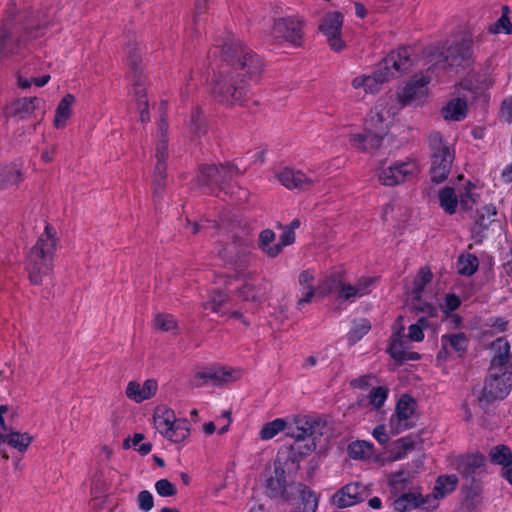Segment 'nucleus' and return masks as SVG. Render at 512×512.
<instances>
[{
	"label": "nucleus",
	"mask_w": 512,
	"mask_h": 512,
	"mask_svg": "<svg viewBox=\"0 0 512 512\" xmlns=\"http://www.w3.org/2000/svg\"><path fill=\"white\" fill-rule=\"evenodd\" d=\"M467 101L461 97L450 99L441 109L442 116L447 121L459 122L466 118Z\"/></svg>",
	"instance_id": "27"
},
{
	"label": "nucleus",
	"mask_w": 512,
	"mask_h": 512,
	"mask_svg": "<svg viewBox=\"0 0 512 512\" xmlns=\"http://www.w3.org/2000/svg\"><path fill=\"white\" fill-rule=\"evenodd\" d=\"M74 95L66 94L58 103L55 116H54V127L57 129H63L67 125V121L72 116L73 106L75 104Z\"/></svg>",
	"instance_id": "29"
},
{
	"label": "nucleus",
	"mask_w": 512,
	"mask_h": 512,
	"mask_svg": "<svg viewBox=\"0 0 512 512\" xmlns=\"http://www.w3.org/2000/svg\"><path fill=\"white\" fill-rule=\"evenodd\" d=\"M167 131L168 123L164 119H161L158 124L157 141L155 148V158L157 160L156 164L165 165V161L168 158Z\"/></svg>",
	"instance_id": "35"
},
{
	"label": "nucleus",
	"mask_w": 512,
	"mask_h": 512,
	"mask_svg": "<svg viewBox=\"0 0 512 512\" xmlns=\"http://www.w3.org/2000/svg\"><path fill=\"white\" fill-rule=\"evenodd\" d=\"M26 268L30 281L35 285H41L43 278L52 270V261L51 258H30Z\"/></svg>",
	"instance_id": "26"
},
{
	"label": "nucleus",
	"mask_w": 512,
	"mask_h": 512,
	"mask_svg": "<svg viewBox=\"0 0 512 512\" xmlns=\"http://www.w3.org/2000/svg\"><path fill=\"white\" fill-rule=\"evenodd\" d=\"M201 122H202V114L199 110H195L192 112L189 120V126L191 129V132L195 135L200 134L201 129Z\"/></svg>",
	"instance_id": "59"
},
{
	"label": "nucleus",
	"mask_w": 512,
	"mask_h": 512,
	"mask_svg": "<svg viewBox=\"0 0 512 512\" xmlns=\"http://www.w3.org/2000/svg\"><path fill=\"white\" fill-rule=\"evenodd\" d=\"M153 327L162 332H175L178 329V323L171 314L157 313L153 319Z\"/></svg>",
	"instance_id": "43"
},
{
	"label": "nucleus",
	"mask_w": 512,
	"mask_h": 512,
	"mask_svg": "<svg viewBox=\"0 0 512 512\" xmlns=\"http://www.w3.org/2000/svg\"><path fill=\"white\" fill-rule=\"evenodd\" d=\"M472 54V42L463 39L447 47L446 51H437L429 56L430 66L426 72L414 75L397 94L400 108L409 105H420L428 96V84L432 81V74L438 70L454 66L468 59Z\"/></svg>",
	"instance_id": "2"
},
{
	"label": "nucleus",
	"mask_w": 512,
	"mask_h": 512,
	"mask_svg": "<svg viewBox=\"0 0 512 512\" xmlns=\"http://www.w3.org/2000/svg\"><path fill=\"white\" fill-rule=\"evenodd\" d=\"M371 329V325L368 320L361 319L354 323L352 329L349 331L347 338L351 344H355L363 336H365Z\"/></svg>",
	"instance_id": "47"
},
{
	"label": "nucleus",
	"mask_w": 512,
	"mask_h": 512,
	"mask_svg": "<svg viewBox=\"0 0 512 512\" xmlns=\"http://www.w3.org/2000/svg\"><path fill=\"white\" fill-rule=\"evenodd\" d=\"M228 300L229 297L226 293L219 290H212L209 294L208 301L203 303V309L218 313Z\"/></svg>",
	"instance_id": "45"
},
{
	"label": "nucleus",
	"mask_w": 512,
	"mask_h": 512,
	"mask_svg": "<svg viewBox=\"0 0 512 512\" xmlns=\"http://www.w3.org/2000/svg\"><path fill=\"white\" fill-rule=\"evenodd\" d=\"M293 485L286 481L285 469L280 461H275L272 474L266 479L265 492L270 498L291 503L294 499Z\"/></svg>",
	"instance_id": "10"
},
{
	"label": "nucleus",
	"mask_w": 512,
	"mask_h": 512,
	"mask_svg": "<svg viewBox=\"0 0 512 512\" xmlns=\"http://www.w3.org/2000/svg\"><path fill=\"white\" fill-rule=\"evenodd\" d=\"M366 495L365 486L360 483H349L332 496V502L338 508H346L363 501Z\"/></svg>",
	"instance_id": "19"
},
{
	"label": "nucleus",
	"mask_w": 512,
	"mask_h": 512,
	"mask_svg": "<svg viewBox=\"0 0 512 512\" xmlns=\"http://www.w3.org/2000/svg\"><path fill=\"white\" fill-rule=\"evenodd\" d=\"M58 241L55 229L47 224L34 249L37 256H51L57 251Z\"/></svg>",
	"instance_id": "28"
},
{
	"label": "nucleus",
	"mask_w": 512,
	"mask_h": 512,
	"mask_svg": "<svg viewBox=\"0 0 512 512\" xmlns=\"http://www.w3.org/2000/svg\"><path fill=\"white\" fill-rule=\"evenodd\" d=\"M440 207L448 214L452 215L456 212L457 205L459 203L458 197L455 191L451 187H445L440 190L439 195Z\"/></svg>",
	"instance_id": "39"
},
{
	"label": "nucleus",
	"mask_w": 512,
	"mask_h": 512,
	"mask_svg": "<svg viewBox=\"0 0 512 512\" xmlns=\"http://www.w3.org/2000/svg\"><path fill=\"white\" fill-rule=\"evenodd\" d=\"M372 284V279H361L355 285H346L343 284L342 288L339 291L340 298L347 301H354L356 298H360L370 291V285Z\"/></svg>",
	"instance_id": "34"
},
{
	"label": "nucleus",
	"mask_w": 512,
	"mask_h": 512,
	"mask_svg": "<svg viewBox=\"0 0 512 512\" xmlns=\"http://www.w3.org/2000/svg\"><path fill=\"white\" fill-rule=\"evenodd\" d=\"M158 390V383L155 379H147L143 384L137 381H130L127 384L125 394L128 399L135 403H141L152 398Z\"/></svg>",
	"instance_id": "22"
},
{
	"label": "nucleus",
	"mask_w": 512,
	"mask_h": 512,
	"mask_svg": "<svg viewBox=\"0 0 512 512\" xmlns=\"http://www.w3.org/2000/svg\"><path fill=\"white\" fill-rule=\"evenodd\" d=\"M388 352L390 356L398 362H404L407 358V351L404 349L402 341L393 339L389 345Z\"/></svg>",
	"instance_id": "54"
},
{
	"label": "nucleus",
	"mask_w": 512,
	"mask_h": 512,
	"mask_svg": "<svg viewBox=\"0 0 512 512\" xmlns=\"http://www.w3.org/2000/svg\"><path fill=\"white\" fill-rule=\"evenodd\" d=\"M427 326V319L421 317L414 324H411L408 328V337L411 341L420 342L424 339L423 330Z\"/></svg>",
	"instance_id": "53"
},
{
	"label": "nucleus",
	"mask_w": 512,
	"mask_h": 512,
	"mask_svg": "<svg viewBox=\"0 0 512 512\" xmlns=\"http://www.w3.org/2000/svg\"><path fill=\"white\" fill-rule=\"evenodd\" d=\"M468 346V338L464 333L445 334L441 336V349L437 354V360L445 361L449 356V349L462 354Z\"/></svg>",
	"instance_id": "23"
},
{
	"label": "nucleus",
	"mask_w": 512,
	"mask_h": 512,
	"mask_svg": "<svg viewBox=\"0 0 512 512\" xmlns=\"http://www.w3.org/2000/svg\"><path fill=\"white\" fill-rule=\"evenodd\" d=\"M485 464V458L481 454H471L461 457L457 462L458 471L465 477H473Z\"/></svg>",
	"instance_id": "32"
},
{
	"label": "nucleus",
	"mask_w": 512,
	"mask_h": 512,
	"mask_svg": "<svg viewBox=\"0 0 512 512\" xmlns=\"http://www.w3.org/2000/svg\"><path fill=\"white\" fill-rule=\"evenodd\" d=\"M43 101L38 97H25L14 103V113L23 117L36 116L35 112Z\"/></svg>",
	"instance_id": "38"
},
{
	"label": "nucleus",
	"mask_w": 512,
	"mask_h": 512,
	"mask_svg": "<svg viewBox=\"0 0 512 512\" xmlns=\"http://www.w3.org/2000/svg\"><path fill=\"white\" fill-rule=\"evenodd\" d=\"M373 436L380 444H385L389 441V435L383 425H379L374 428Z\"/></svg>",
	"instance_id": "62"
},
{
	"label": "nucleus",
	"mask_w": 512,
	"mask_h": 512,
	"mask_svg": "<svg viewBox=\"0 0 512 512\" xmlns=\"http://www.w3.org/2000/svg\"><path fill=\"white\" fill-rule=\"evenodd\" d=\"M457 484L458 478L456 475H441L437 478L433 494L427 495L428 497L435 498V508L438 506V500L452 493L456 489Z\"/></svg>",
	"instance_id": "31"
},
{
	"label": "nucleus",
	"mask_w": 512,
	"mask_h": 512,
	"mask_svg": "<svg viewBox=\"0 0 512 512\" xmlns=\"http://www.w3.org/2000/svg\"><path fill=\"white\" fill-rule=\"evenodd\" d=\"M392 96L381 98L370 110L366 121L367 130H375L380 134H386L394 115L400 107L392 105Z\"/></svg>",
	"instance_id": "8"
},
{
	"label": "nucleus",
	"mask_w": 512,
	"mask_h": 512,
	"mask_svg": "<svg viewBox=\"0 0 512 512\" xmlns=\"http://www.w3.org/2000/svg\"><path fill=\"white\" fill-rule=\"evenodd\" d=\"M314 281V271L305 270L302 271L299 275V283L304 288L309 285H312Z\"/></svg>",
	"instance_id": "63"
},
{
	"label": "nucleus",
	"mask_w": 512,
	"mask_h": 512,
	"mask_svg": "<svg viewBox=\"0 0 512 512\" xmlns=\"http://www.w3.org/2000/svg\"><path fill=\"white\" fill-rule=\"evenodd\" d=\"M489 458L493 464L506 467L512 462V451L506 445H496L490 449Z\"/></svg>",
	"instance_id": "41"
},
{
	"label": "nucleus",
	"mask_w": 512,
	"mask_h": 512,
	"mask_svg": "<svg viewBox=\"0 0 512 512\" xmlns=\"http://www.w3.org/2000/svg\"><path fill=\"white\" fill-rule=\"evenodd\" d=\"M413 62L411 49L402 47L389 53L377 66L371 75H358L352 80V87L362 89L365 93H377L381 85L390 79L407 72Z\"/></svg>",
	"instance_id": "3"
},
{
	"label": "nucleus",
	"mask_w": 512,
	"mask_h": 512,
	"mask_svg": "<svg viewBox=\"0 0 512 512\" xmlns=\"http://www.w3.org/2000/svg\"><path fill=\"white\" fill-rule=\"evenodd\" d=\"M294 490L299 494L302 507H298L294 512H316L318 501L315 494L305 485L298 483Z\"/></svg>",
	"instance_id": "37"
},
{
	"label": "nucleus",
	"mask_w": 512,
	"mask_h": 512,
	"mask_svg": "<svg viewBox=\"0 0 512 512\" xmlns=\"http://www.w3.org/2000/svg\"><path fill=\"white\" fill-rule=\"evenodd\" d=\"M235 373L236 371L231 368L217 365L207 366L194 373L192 384L195 387H201L208 384L220 386L224 383L235 380Z\"/></svg>",
	"instance_id": "14"
},
{
	"label": "nucleus",
	"mask_w": 512,
	"mask_h": 512,
	"mask_svg": "<svg viewBox=\"0 0 512 512\" xmlns=\"http://www.w3.org/2000/svg\"><path fill=\"white\" fill-rule=\"evenodd\" d=\"M508 372L492 371L486 379L478 400L481 404L487 405L496 400L505 398L512 387V379Z\"/></svg>",
	"instance_id": "7"
},
{
	"label": "nucleus",
	"mask_w": 512,
	"mask_h": 512,
	"mask_svg": "<svg viewBox=\"0 0 512 512\" xmlns=\"http://www.w3.org/2000/svg\"><path fill=\"white\" fill-rule=\"evenodd\" d=\"M302 28V20L296 17L279 18L274 21L271 38L276 42H288L293 46H301Z\"/></svg>",
	"instance_id": "9"
},
{
	"label": "nucleus",
	"mask_w": 512,
	"mask_h": 512,
	"mask_svg": "<svg viewBox=\"0 0 512 512\" xmlns=\"http://www.w3.org/2000/svg\"><path fill=\"white\" fill-rule=\"evenodd\" d=\"M325 422L319 417L302 416L295 419V427L291 428L288 435L298 441L323 434Z\"/></svg>",
	"instance_id": "18"
},
{
	"label": "nucleus",
	"mask_w": 512,
	"mask_h": 512,
	"mask_svg": "<svg viewBox=\"0 0 512 512\" xmlns=\"http://www.w3.org/2000/svg\"><path fill=\"white\" fill-rule=\"evenodd\" d=\"M166 185V165L156 164L153 174V196L155 200L162 197Z\"/></svg>",
	"instance_id": "42"
},
{
	"label": "nucleus",
	"mask_w": 512,
	"mask_h": 512,
	"mask_svg": "<svg viewBox=\"0 0 512 512\" xmlns=\"http://www.w3.org/2000/svg\"><path fill=\"white\" fill-rule=\"evenodd\" d=\"M375 377L371 374L362 375L358 378H355L351 381V385L356 388H366L371 385L372 381Z\"/></svg>",
	"instance_id": "61"
},
{
	"label": "nucleus",
	"mask_w": 512,
	"mask_h": 512,
	"mask_svg": "<svg viewBox=\"0 0 512 512\" xmlns=\"http://www.w3.org/2000/svg\"><path fill=\"white\" fill-rule=\"evenodd\" d=\"M137 502L139 508L144 512L150 511L154 506L153 495L147 490H143L138 494Z\"/></svg>",
	"instance_id": "56"
},
{
	"label": "nucleus",
	"mask_w": 512,
	"mask_h": 512,
	"mask_svg": "<svg viewBox=\"0 0 512 512\" xmlns=\"http://www.w3.org/2000/svg\"><path fill=\"white\" fill-rule=\"evenodd\" d=\"M154 427L167 440L181 443L190 435L188 420L177 419L174 411L165 406H159L154 412Z\"/></svg>",
	"instance_id": "4"
},
{
	"label": "nucleus",
	"mask_w": 512,
	"mask_h": 512,
	"mask_svg": "<svg viewBox=\"0 0 512 512\" xmlns=\"http://www.w3.org/2000/svg\"><path fill=\"white\" fill-rule=\"evenodd\" d=\"M416 409L415 400L405 394L397 402L395 413L390 418V426L395 433H400L412 427L411 418Z\"/></svg>",
	"instance_id": "17"
},
{
	"label": "nucleus",
	"mask_w": 512,
	"mask_h": 512,
	"mask_svg": "<svg viewBox=\"0 0 512 512\" xmlns=\"http://www.w3.org/2000/svg\"><path fill=\"white\" fill-rule=\"evenodd\" d=\"M384 134L375 130H368L365 133L353 134L350 137L351 145L360 151H371L381 146Z\"/></svg>",
	"instance_id": "24"
},
{
	"label": "nucleus",
	"mask_w": 512,
	"mask_h": 512,
	"mask_svg": "<svg viewBox=\"0 0 512 512\" xmlns=\"http://www.w3.org/2000/svg\"><path fill=\"white\" fill-rule=\"evenodd\" d=\"M276 177L287 189L309 190L319 183V178L314 172L305 173L289 167L281 169Z\"/></svg>",
	"instance_id": "16"
},
{
	"label": "nucleus",
	"mask_w": 512,
	"mask_h": 512,
	"mask_svg": "<svg viewBox=\"0 0 512 512\" xmlns=\"http://www.w3.org/2000/svg\"><path fill=\"white\" fill-rule=\"evenodd\" d=\"M285 428L286 421L282 418H277L269 423H266L260 430L259 435L262 440H270Z\"/></svg>",
	"instance_id": "46"
},
{
	"label": "nucleus",
	"mask_w": 512,
	"mask_h": 512,
	"mask_svg": "<svg viewBox=\"0 0 512 512\" xmlns=\"http://www.w3.org/2000/svg\"><path fill=\"white\" fill-rule=\"evenodd\" d=\"M479 267L478 258H458L457 270L462 276L473 275Z\"/></svg>",
	"instance_id": "49"
},
{
	"label": "nucleus",
	"mask_w": 512,
	"mask_h": 512,
	"mask_svg": "<svg viewBox=\"0 0 512 512\" xmlns=\"http://www.w3.org/2000/svg\"><path fill=\"white\" fill-rule=\"evenodd\" d=\"M134 96L137 102V107L140 113V119L143 123L150 121V116L148 112V100L146 96L145 87L136 84L134 87Z\"/></svg>",
	"instance_id": "44"
},
{
	"label": "nucleus",
	"mask_w": 512,
	"mask_h": 512,
	"mask_svg": "<svg viewBox=\"0 0 512 512\" xmlns=\"http://www.w3.org/2000/svg\"><path fill=\"white\" fill-rule=\"evenodd\" d=\"M508 7L503 8V13L501 17L494 23L491 27L490 31L495 34L505 33L512 34V24L507 15Z\"/></svg>",
	"instance_id": "51"
},
{
	"label": "nucleus",
	"mask_w": 512,
	"mask_h": 512,
	"mask_svg": "<svg viewBox=\"0 0 512 512\" xmlns=\"http://www.w3.org/2000/svg\"><path fill=\"white\" fill-rule=\"evenodd\" d=\"M421 172V165L416 158L407 157L380 168L378 179L385 186H397L413 181Z\"/></svg>",
	"instance_id": "5"
},
{
	"label": "nucleus",
	"mask_w": 512,
	"mask_h": 512,
	"mask_svg": "<svg viewBox=\"0 0 512 512\" xmlns=\"http://www.w3.org/2000/svg\"><path fill=\"white\" fill-rule=\"evenodd\" d=\"M0 439L19 452H25L33 441V437L26 432L0 433Z\"/></svg>",
	"instance_id": "36"
},
{
	"label": "nucleus",
	"mask_w": 512,
	"mask_h": 512,
	"mask_svg": "<svg viewBox=\"0 0 512 512\" xmlns=\"http://www.w3.org/2000/svg\"><path fill=\"white\" fill-rule=\"evenodd\" d=\"M491 348L494 351V355L491 360V371H503L512 375L509 342L505 338L500 337L492 342Z\"/></svg>",
	"instance_id": "20"
},
{
	"label": "nucleus",
	"mask_w": 512,
	"mask_h": 512,
	"mask_svg": "<svg viewBox=\"0 0 512 512\" xmlns=\"http://www.w3.org/2000/svg\"><path fill=\"white\" fill-rule=\"evenodd\" d=\"M155 490L162 497H172L177 493L175 485L167 479L158 480L155 483Z\"/></svg>",
	"instance_id": "55"
},
{
	"label": "nucleus",
	"mask_w": 512,
	"mask_h": 512,
	"mask_svg": "<svg viewBox=\"0 0 512 512\" xmlns=\"http://www.w3.org/2000/svg\"><path fill=\"white\" fill-rule=\"evenodd\" d=\"M388 484L391 499L413 489L412 479L409 473L405 471H398L391 474L388 480Z\"/></svg>",
	"instance_id": "30"
},
{
	"label": "nucleus",
	"mask_w": 512,
	"mask_h": 512,
	"mask_svg": "<svg viewBox=\"0 0 512 512\" xmlns=\"http://www.w3.org/2000/svg\"><path fill=\"white\" fill-rule=\"evenodd\" d=\"M286 246L288 245L281 243V235L277 239L275 232L271 229H264L259 234L258 247L269 256H277L283 253Z\"/></svg>",
	"instance_id": "25"
},
{
	"label": "nucleus",
	"mask_w": 512,
	"mask_h": 512,
	"mask_svg": "<svg viewBox=\"0 0 512 512\" xmlns=\"http://www.w3.org/2000/svg\"><path fill=\"white\" fill-rule=\"evenodd\" d=\"M220 53L225 65L220 67L214 80L212 93L221 103L227 105L241 104L246 94L244 85H237L236 77L243 76L252 79L260 74L263 62L259 56L244 47L234 36L228 33L221 43L217 44L213 54Z\"/></svg>",
	"instance_id": "1"
},
{
	"label": "nucleus",
	"mask_w": 512,
	"mask_h": 512,
	"mask_svg": "<svg viewBox=\"0 0 512 512\" xmlns=\"http://www.w3.org/2000/svg\"><path fill=\"white\" fill-rule=\"evenodd\" d=\"M234 167L221 165H203L199 169L196 177V183L199 188L212 191L214 188L221 187L234 174Z\"/></svg>",
	"instance_id": "13"
},
{
	"label": "nucleus",
	"mask_w": 512,
	"mask_h": 512,
	"mask_svg": "<svg viewBox=\"0 0 512 512\" xmlns=\"http://www.w3.org/2000/svg\"><path fill=\"white\" fill-rule=\"evenodd\" d=\"M348 454L355 460L368 459L373 454V444L363 440L352 442L348 446Z\"/></svg>",
	"instance_id": "40"
},
{
	"label": "nucleus",
	"mask_w": 512,
	"mask_h": 512,
	"mask_svg": "<svg viewBox=\"0 0 512 512\" xmlns=\"http://www.w3.org/2000/svg\"><path fill=\"white\" fill-rule=\"evenodd\" d=\"M432 280V273L428 268H421L414 279L413 293L419 297L427 283Z\"/></svg>",
	"instance_id": "50"
},
{
	"label": "nucleus",
	"mask_w": 512,
	"mask_h": 512,
	"mask_svg": "<svg viewBox=\"0 0 512 512\" xmlns=\"http://www.w3.org/2000/svg\"><path fill=\"white\" fill-rule=\"evenodd\" d=\"M316 292L318 293L317 289L315 290L313 285L304 287L302 289V296L298 300V308L301 309L303 305L310 303Z\"/></svg>",
	"instance_id": "60"
},
{
	"label": "nucleus",
	"mask_w": 512,
	"mask_h": 512,
	"mask_svg": "<svg viewBox=\"0 0 512 512\" xmlns=\"http://www.w3.org/2000/svg\"><path fill=\"white\" fill-rule=\"evenodd\" d=\"M300 224L299 219H294L289 225H279V228L282 230L281 243L288 246L292 245L295 242V230L300 227Z\"/></svg>",
	"instance_id": "52"
},
{
	"label": "nucleus",
	"mask_w": 512,
	"mask_h": 512,
	"mask_svg": "<svg viewBox=\"0 0 512 512\" xmlns=\"http://www.w3.org/2000/svg\"><path fill=\"white\" fill-rule=\"evenodd\" d=\"M431 155V180L435 183L443 182L451 169L454 159V150L445 143L442 137L435 133L430 136Z\"/></svg>",
	"instance_id": "6"
},
{
	"label": "nucleus",
	"mask_w": 512,
	"mask_h": 512,
	"mask_svg": "<svg viewBox=\"0 0 512 512\" xmlns=\"http://www.w3.org/2000/svg\"><path fill=\"white\" fill-rule=\"evenodd\" d=\"M344 16L338 11L326 13L320 21L319 30L326 37L330 48L335 52L344 49L345 43L341 38Z\"/></svg>",
	"instance_id": "11"
},
{
	"label": "nucleus",
	"mask_w": 512,
	"mask_h": 512,
	"mask_svg": "<svg viewBox=\"0 0 512 512\" xmlns=\"http://www.w3.org/2000/svg\"><path fill=\"white\" fill-rule=\"evenodd\" d=\"M461 304V301L458 296L455 294H447L444 299L443 311L446 314H449L455 311Z\"/></svg>",
	"instance_id": "57"
},
{
	"label": "nucleus",
	"mask_w": 512,
	"mask_h": 512,
	"mask_svg": "<svg viewBox=\"0 0 512 512\" xmlns=\"http://www.w3.org/2000/svg\"><path fill=\"white\" fill-rule=\"evenodd\" d=\"M269 284L261 277L250 276L238 290L243 301L261 302L265 299Z\"/></svg>",
	"instance_id": "21"
},
{
	"label": "nucleus",
	"mask_w": 512,
	"mask_h": 512,
	"mask_svg": "<svg viewBox=\"0 0 512 512\" xmlns=\"http://www.w3.org/2000/svg\"><path fill=\"white\" fill-rule=\"evenodd\" d=\"M388 392V388L384 386L374 387L367 396L369 404L375 409H380L388 398Z\"/></svg>",
	"instance_id": "48"
},
{
	"label": "nucleus",
	"mask_w": 512,
	"mask_h": 512,
	"mask_svg": "<svg viewBox=\"0 0 512 512\" xmlns=\"http://www.w3.org/2000/svg\"><path fill=\"white\" fill-rule=\"evenodd\" d=\"M0 59L19 55L26 45V38L18 36V28L14 20L9 19L1 27Z\"/></svg>",
	"instance_id": "12"
},
{
	"label": "nucleus",
	"mask_w": 512,
	"mask_h": 512,
	"mask_svg": "<svg viewBox=\"0 0 512 512\" xmlns=\"http://www.w3.org/2000/svg\"><path fill=\"white\" fill-rule=\"evenodd\" d=\"M391 507L395 512H406L416 508L435 509V498L423 496L417 489L402 493L392 499Z\"/></svg>",
	"instance_id": "15"
},
{
	"label": "nucleus",
	"mask_w": 512,
	"mask_h": 512,
	"mask_svg": "<svg viewBox=\"0 0 512 512\" xmlns=\"http://www.w3.org/2000/svg\"><path fill=\"white\" fill-rule=\"evenodd\" d=\"M345 282L344 272L341 268H337L326 276L317 287L318 294L325 296L332 291H340Z\"/></svg>",
	"instance_id": "33"
},
{
	"label": "nucleus",
	"mask_w": 512,
	"mask_h": 512,
	"mask_svg": "<svg viewBox=\"0 0 512 512\" xmlns=\"http://www.w3.org/2000/svg\"><path fill=\"white\" fill-rule=\"evenodd\" d=\"M502 111L508 121L512 122V97L504 101Z\"/></svg>",
	"instance_id": "64"
},
{
	"label": "nucleus",
	"mask_w": 512,
	"mask_h": 512,
	"mask_svg": "<svg viewBox=\"0 0 512 512\" xmlns=\"http://www.w3.org/2000/svg\"><path fill=\"white\" fill-rule=\"evenodd\" d=\"M476 198L477 195L471 193L470 191H467L466 193L462 194L459 199L461 209L471 210L477 202Z\"/></svg>",
	"instance_id": "58"
}]
</instances>
